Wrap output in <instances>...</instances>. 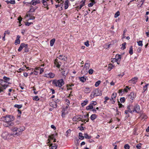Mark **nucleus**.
<instances>
[{"instance_id":"29","label":"nucleus","mask_w":149,"mask_h":149,"mask_svg":"<svg viewBox=\"0 0 149 149\" xmlns=\"http://www.w3.org/2000/svg\"><path fill=\"white\" fill-rule=\"evenodd\" d=\"M80 80L83 82H85L86 80V78L84 77H81L79 78Z\"/></svg>"},{"instance_id":"19","label":"nucleus","mask_w":149,"mask_h":149,"mask_svg":"<svg viewBox=\"0 0 149 149\" xmlns=\"http://www.w3.org/2000/svg\"><path fill=\"white\" fill-rule=\"evenodd\" d=\"M57 145H56L55 143L51 144L50 146V149H56Z\"/></svg>"},{"instance_id":"11","label":"nucleus","mask_w":149,"mask_h":149,"mask_svg":"<svg viewBox=\"0 0 149 149\" xmlns=\"http://www.w3.org/2000/svg\"><path fill=\"white\" fill-rule=\"evenodd\" d=\"M49 0H42V2L44 6L47 8V10L49 9V7H48V5L47 3V1H49Z\"/></svg>"},{"instance_id":"60","label":"nucleus","mask_w":149,"mask_h":149,"mask_svg":"<svg viewBox=\"0 0 149 149\" xmlns=\"http://www.w3.org/2000/svg\"><path fill=\"white\" fill-rule=\"evenodd\" d=\"M97 102H96L95 101H92L91 103V104L92 105L93 104V105H95L96 104H97Z\"/></svg>"},{"instance_id":"2","label":"nucleus","mask_w":149,"mask_h":149,"mask_svg":"<svg viewBox=\"0 0 149 149\" xmlns=\"http://www.w3.org/2000/svg\"><path fill=\"white\" fill-rule=\"evenodd\" d=\"M52 84L56 86L61 88L64 84L65 82L63 79H61L58 80H53Z\"/></svg>"},{"instance_id":"17","label":"nucleus","mask_w":149,"mask_h":149,"mask_svg":"<svg viewBox=\"0 0 149 149\" xmlns=\"http://www.w3.org/2000/svg\"><path fill=\"white\" fill-rule=\"evenodd\" d=\"M138 78L137 77H134L132 78L131 80L129 81V82H132L133 84H135L137 81Z\"/></svg>"},{"instance_id":"25","label":"nucleus","mask_w":149,"mask_h":149,"mask_svg":"<svg viewBox=\"0 0 149 149\" xmlns=\"http://www.w3.org/2000/svg\"><path fill=\"white\" fill-rule=\"evenodd\" d=\"M79 139L81 140H83L84 139V137L83 136V134L81 132H80L79 134Z\"/></svg>"},{"instance_id":"56","label":"nucleus","mask_w":149,"mask_h":149,"mask_svg":"<svg viewBox=\"0 0 149 149\" xmlns=\"http://www.w3.org/2000/svg\"><path fill=\"white\" fill-rule=\"evenodd\" d=\"M127 29H125L124 31H123V38H125V33L127 31Z\"/></svg>"},{"instance_id":"6","label":"nucleus","mask_w":149,"mask_h":149,"mask_svg":"<svg viewBox=\"0 0 149 149\" xmlns=\"http://www.w3.org/2000/svg\"><path fill=\"white\" fill-rule=\"evenodd\" d=\"M40 0H32L29 3V4L35 6L37 4L40 3Z\"/></svg>"},{"instance_id":"63","label":"nucleus","mask_w":149,"mask_h":149,"mask_svg":"<svg viewBox=\"0 0 149 149\" xmlns=\"http://www.w3.org/2000/svg\"><path fill=\"white\" fill-rule=\"evenodd\" d=\"M123 92V90L122 89H120L118 90V93H120V95H122V92Z\"/></svg>"},{"instance_id":"35","label":"nucleus","mask_w":149,"mask_h":149,"mask_svg":"<svg viewBox=\"0 0 149 149\" xmlns=\"http://www.w3.org/2000/svg\"><path fill=\"white\" fill-rule=\"evenodd\" d=\"M148 84H146V85L144 86L143 87V92H144L147 90V86H148Z\"/></svg>"},{"instance_id":"48","label":"nucleus","mask_w":149,"mask_h":149,"mask_svg":"<svg viewBox=\"0 0 149 149\" xmlns=\"http://www.w3.org/2000/svg\"><path fill=\"white\" fill-rule=\"evenodd\" d=\"M93 92V91L91 95H90V97H91V98H93L94 97H95V94Z\"/></svg>"},{"instance_id":"20","label":"nucleus","mask_w":149,"mask_h":149,"mask_svg":"<svg viewBox=\"0 0 149 149\" xmlns=\"http://www.w3.org/2000/svg\"><path fill=\"white\" fill-rule=\"evenodd\" d=\"M5 2H6L8 4L9 3L14 4L15 3V0H11L10 1H9L8 0H7V1H6Z\"/></svg>"},{"instance_id":"21","label":"nucleus","mask_w":149,"mask_h":149,"mask_svg":"<svg viewBox=\"0 0 149 149\" xmlns=\"http://www.w3.org/2000/svg\"><path fill=\"white\" fill-rule=\"evenodd\" d=\"M81 116V115L76 116L72 118V120L76 121L80 118V116Z\"/></svg>"},{"instance_id":"50","label":"nucleus","mask_w":149,"mask_h":149,"mask_svg":"<svg viewBox=\"0 0 149 149\" xmlns=\"http://www.w3.org/2000/svg\"><path fill=\"white\" fill-rule=\"evenodd\" d=\"M33 100H34L38 101L39 100L38 96H36L33 97Z\"/></svg>"},{"instance_id":"55","label":"nucleus","mask_w":149,"mask_h":149,"mask_svg":"<svg viewBox=\"0 0 149 149\" xmlns=\"http://www.w3.org/2000/svg\"><path fill=\"white\" fill-rule=\"evenodd\" d=\"M78 128L81 131H82L83 130H84L86 128L85 127H84L83 126H81V127H78Z\"/></svg>"},{"instance_id":"43","label":"nucleus","mask_w":149,"mask_h":149,"mask_svg":"<svg viewBox=\"0 0 149 149\" xmlns=\"http://www.w3.org/2000/svg\"><path fill=\"white\" fill-rule=\"evenodd\" d=\"M120 15V12L119 11H118L117 12L115 13L114 17L115 18H116L118 17Z\"/></svg>"},{"instance_id":"9","label":"nucleus","mask_w":149,"mask_h":149,"mask_svg":"<svg viewBox=\"0 0 149 149\" xmlns=\"http://www.w3.org/2000/svg\"><path fill=\"white\" fill-rule=\"evenodd\" d=\"M95 95V96H100L102 95V92L97 89H96L93 91Z\"/></svg>"},{"instance_id":"51","label":"nucleus","mask_w":149,"mask_h":149,"mask_svg":"<svg viewBox=\"0 0 149 149\" xmlns=\"http://www.w3.org/2000/svg\"><path fill=\"white\" fill-rule=\"evenodd\" d=\"M117 57V55H116L115 58H113V59H112L111 61V62H112L114 63L115 62H116V61H117L116 59Z\"/></svg>"},{"instance_id":"4","label":"nucleus","mask_w":149,"mask_h":149,"mask_svg":"<svg viewBox=\"0 0 149 149\" xmlns=\"http://www.w3.org/2000/svg\"><path fill=\"white\" fill-rule=\"evenodd\" d=\"M8 85L6 84L1 83L0 84V93L3 92V90L6 89L8 87Z\"/></svg>"},{"instance_id":"62","label":"nucleus","mask_w":149,"mask_h":149,"mask_svg":"<svg viewBox=\"0 0 149 149\" xmlns=\"http://www.w3.org/2000/svg\"><path fill=\"white\" fill-rule=\"evenodd\" d=\"M118 105L120 108H121L124 107V106L122 104L120 103L118 101Z\"/></svg>"},{"instance_id":"58","label":"nucleus","mask_w":149,"mask_h":149,"mask_svg":"<svg viewBox=\"0 0 149 149\" xmlns=\"http://www.w3.org/2000/svg\"><path fill=\"white\" fill-rule=\"evenodd\" d=\"M33 24V23L32 22H26L25 23V25L26 26H29V25Z\"/></svg>"},{"instance_id":"46","label":"nucleus","mask_w":149,"mask_h":149,"mask_svg":"<svg viewBox=\"0 0 149 149\" xmlns=\"http://www.w3.org/2000/svg\"><path fill=\"white\" fill-rule=\"evenodd\" d=\"M18 128L17 127H14V128H13L11 130L13 131V132H15L16 131L17 132L18 130Z\"/></svg>"},{"instance_id":"49","label":"nucleus","mask_w":149,"mask_h":149,"mask_svg":"<svg viewBox=\"0 0 149 149\" xmlns=\"http://www.w3.org/2000/svg\"><path fill=\"white\" fill-rule=\"evenodd\" d=\"M117 95V93H113L112 94L111 97H112L114 99H115Z\"/></svg>"},{"instance_id":"24","label":"nucleus","mask_w":149,"mask_h":149,"mask_svg":"<svg viewBox=\"0 0 149 149\" xmlns=\"http://www.w3.org/2000/svg\"><path fill=\"white\" fill-rule=\"evenodd\" d=\"M97 118V115L95 114H93L91 116L90 118L91 120H93Z\"/></svg>"},{"instance_id":"33","label":"nucleus","mask_w":149,"mask_h":149,"mask_svg":"<svg viewBox=\"0 0 149 149\" xmlns=\"http://www.w3.org/2000/svg\"><path fill=\"white\" fill-rule=\"evenodd\" d=\"M22 104L18 105L15 104L14 105V107H15L17 108L18 109H19L22 107Z\"/></svg>"},{"instance_id":"41","label":"nucleus","mask_w":149,"mask_h":149,"mask_svg":"<svg viewBox=\"0 0 149 149\" xmlns=\"http://www.w3.org/2000/svg\"><path fill=\"white\" fill-rule=\"evenodd\" d=\"M101 81H100L99 80L96 82L95 84V86L96 87H97L100 84Z\"/></svg>"},{"instance_id":"14","label":"nucleus","mask_w":149,"mask_h":149,"mask_svg":"<svg viewBox=\"0 0 149 149\" xmlns=\"http://www.w3.org/2000/svg\"><path fill=\"white\" fill-rule=\"evenodd\" d=\"M133 106L132 105H129L127 106V111L131 113L133 112V110H131V109H133Z\"/></svg>"},{"instance_id":"47","label":"nucleus","mask_w":149,"mask_h":149,"mask_svg":"<svg viewBox=\"0 0 149 149\" xmlns=\"http://www.w3.org/2000/svg\"><path fill=\"white\" fill-rule=\"evenodd\" d=\"M141 143H139V144H137L136 146V148L138 149H141Z\"/></svg>"},{"instance_id":"26","label":"nucleus","mask_w":149,"mask_h":149,"mask_svg":"<svg viewBox=\"0 0 149 149\" xmlns=\"http://www.w3.org/2000/svg\"><path fill=\"white\" fill-rule=\"evenodd\" d=\"M93 106L90 103V104L86 107V109L87 110H89L93 109Z\"/></svg>"},{"instance_id":"27","label":"nucleus","mask_w":149,"mask_h":149,"mask_svg":"<svg viewBox=\"0 0 149 149\" xmlns=\"http://www.w3.org/2000/svg\"><path fill=\"white\" fill-rule=\"evenodd\" d=\"M55 41V39L54 38H53L50 41V45L51 46H52Z\"/></svg>"},{"instance_id":"38","label":"nucleus","mask_w":149,"mask_h":149,"mask_svg":"<svg viewBox=\"0 0 149 149\" xmlns=\"http://www.w3.org/2000/svg\"><path fill=\"white\" fill-rule=\"evenodd\" d=\"M129 53L130 55L133 54V47L132 46H131L130 48Z\"/></svg>"},{"instance_id":"8","label":"nucleus","mask_w":149,"mask_h":149,"mask_svg":"<svg viewBox=\"0 0 149 149\" xmlns=\"http://www.w3.org/2000/svg\"><path fill=\"white\" fill-rule=\"evenodd\" d=\"M27 47H28L27 44H25L24 43H22L21 44L18 50L19 52H21L23 48H26Z\"/></svg>"},{"instance_id":"57","label":"nucleus","mask_w":149,"mask_h":149,"mask_svg":"<svg viewBox=\"0 0 149 149\" xmlns=\"http://www.w3.org/2000/svg\"><path fill=\"white\" fill-rule=\"evenodd\" d=\"M95 3H93V2H91L88 4V6L89 7H92L93 4H95Z\"/></svg>"},{"instance_id":"1","label":"nucleus","mask_w":149,"mask_h":149,"mask_svg":"<svg viewBox=\"0 0 149 149\" xmlns=\"http://www.w3.org/2000/svg\"><path fill=\"white\" fill-rule=\"evenodd\" d=\"M3 118L4 119L3 121L9 124V125H13V123L11 122L10 123V122L13 121L14 120V117L12 115H7L3 117Z\"/></svg>"},{"instance_id":"37","label":"nucleus","mask_w":149,"mask_h":149,"mask_svg":"<svg viewBox=\"0 0 149 149\" xmlns=\"http://www.w3.org/2000/svg\"><path fill=\"white\" fill-rule=\"evenodd\" d=\"M62 74L64 76V77H65V76L67 75L68 74V72L65 71H63L61 72Z\"/></svg>"},{"instance_id":"42","label":"nucleus","mask_w":149,"mask_h":149,"mask_svg":"<svg viewBox=\"0 0 149 149\" xmlns=\"http://www.w3.org/2000/svg\"><path fill=\"white\" fill-rule=\"evenodd\" d=\"M85 5H84V3H81V4H80L79 6H77V8H79V10H80L81 8H82V7L84 6Z\"/></svg>"},{"instance_id":"23","label":"nucleus","mask_w":149,"mask_h":149,"mask_svg":"<svg viewBox=\"0 0 149 149\" xmlns=\"http://www.w3.org/2000/svg\"><path fill=\"white\" fill-rule=\"evenodd\" d=\"M49 105L50 106L53 107L54 108H56L57 107V104L55 103L54 102H50L49 104Z\"/></svg>"},{"instance_id":"61","label":"nucleus","mask_w":149,"mask_h":149,"mask_svg":"<svg viewBox=\"0 0 149 149\" xmlns=\"http://www.w3.org/2000/svg\"><path fill=\"white\" fill-rule=\"evenodd\" d=\"M65 102H67V105H68V106H69V104H70V101H69V100L67 99H66L65 100Z\"/></svg>"},{"instance_id":"16","label":"nucleus","mask_w":149,"mask_h":149,"mask_svg":"<svg viewBox=\"0 0 149 149\" xmlns=\"http://www.w3.org/2000/svg\"><path fill=\"white\" fill-rule=\"evenodd\" d=\"M30 5L31 6L30 7V10L28 11L29 12H34L36 9L38 8V7H37L36 8V9H35V7H34L31 6V5Z\"/></svg>"},{"instance_id":"22","label":"nucleus","mask_w":149,"mask_h":149,"mask_svg":"<svg viewBox=\"0 0 149 149\" xmlns=\"http://www.w3.org/2000/svg\"><path fill=\"white\" fill-rule=\"evenodd\" d=\"M69 3V1L68 0H66L64 3V8L65 9L68 8V4Z\"/></svg>"},{"instance_id":"59","label":"nucleus","mask_w":149,"mask_h":149,"mask_svg":"<svg viewBox=\"0 0 149 149\" xmlns=\"http://www.w3.org/2000/svg\"><path fill=\"white\" fill-rule=\"evenodd\" d=\"M84 45L88 47L89 45V41H87L86 42H84Z\"/></svg>"},{"instance_id":"5","label":"nucleus","mask_w":149,"mask_h":149,"mask_svg":"<svg viewBox=\"0 0 149 149\" xmlns=\"http://www.w3.org/2000/svg\"><path fill=\"white\" fill-rule=\"evenodd\" d=\"M133 112L135 111L136 113H139L140 112V108L139 106L137 105L136 104L133 108Z\"/></svg>"},{"instance_id":"53","label":"nucleus","mask_w":149,"mask_h":149,"mask_svg":"<svg viewBox=\"0 0 149 149\" xmlns=\"http://www.w3.org/2000/svg\"><path fill=\"white\" fill-rule=\"evenodd\" d=\"M93 72V70L92 69H90L89 71H88V73L89 74H92Z\"/></svg>"},{"instance_id":"39","label":"nucleus","mask_w":149,"mask_h":149,"mask_svg":"<svg viewBox=\"0 0 149 149\" xmlns=\"http://www.w3.org/2000/svg\"><path fill=\"white\" fill-rule=\"evenodd\" d=\"M126 45V43L125 42H124L122 44V46L121 48V49L122 50H124L126 48L125 45Z\"/></svg>"},{"instance_id":"32","label":"nucleus","mask_w":149,"mask_h":149,"mask_svg":"<svg viewBox=\"0 0 149 149\" xmlns=\"http://www.w3.org/2000/svg\"><path fill=\"white\" fill-rule=\"evenodd\" d=\"M19 134V133L18 132H15V133L14 132L13 133H11L10 135L11 136H16L18 135Z\"/></svg>"},{"instance_id":"31","label":"nucleus","mask_w":149,"mask_h":149,"mask_svg":"<svg viewBox=\"0 0 149 149\" xmlns=\"http://www.w3.org/2000/svg\"><path fill=\"white\" fill-rule=\"evenodd\" d=\"M88 102V100H84L83 102H82L81 105L82 107H84V106L86 105Z\"/></svg>"},{"instance_id":"45","label":"nucleus","mask_w":149,"mask_h":149,"mask_svg":"<svg viewBox=\"0 0 149 149\" xmlns=\"http://www.w3.org/2000/svg\"><path fill=\"white\" fill-rule=\"evenodd\" d=\"M124 148L125 149H129L130 147L128 144H126L125 145Z\"/></svg>"},{"instance_id":"36","label":"nucleus","mask_w":149,"mask_h":149,"mask_svg":"<svg viewBox=\"0 0 149 149\" xmlns=\"http://www.w3.org/2000/svg\"><path fill=\"white\" fill-rule=\"evenodd\" d=\"M114 66H113L111 64H110L109 65L108 68L109 71L111 70Z\"/></svg>"},{"instance_id":"13","label":"nucleus","mask_w":149,"mask_h":149,"mask_svg":"<svg viewBox=\"0 0 149 149\" xmlns=\"http://www.w3.org/2000/svg\"><path fill=\"white\" fill-rule=\"evenodd\" d=\"M57 134L56 133L55 134H52L51 135H49V139H48V140H49V139H54V142H56V139H54V137L56 136H57Z\"/></svg>"},{"instance_id":"15","label":"nucleus","mask_w":149,"mask_h":149,"mask_svg":"<svg viewBox=\"0 0 149 149\" xmlns=\"http://www.w3.org/2000/svg\"><path fill=\"white\" fill-rule=\"evenodd\" d=\"M90 63H86L85 65L83 68V70H87L90 68Z\"/></svg>"},{"instance_id":"44","label":"nucleus","mask_w":149,"mask_h":149,"mask_svg":"<svg viewBox=\"0 0 149 149\" xmlns=\"http://www.w3.org/2000/svg\"><path fill=\"white\" fill-rule=\"evenodd\" d=\"M117 56H118V57L116 58V59L117 61H120V59H121V56L120 55L118 54L117 55Z\"/></svg>"},{"instance_id":"18","label":"nucleus","mask_w":149,"mask_h":149,"mask_svg":"<svg viewBox=\"0 0 149 149\" xmlns=\"http://www.w3.org/2000/svg\"><path fill=\"white\" fill-rule=\"evenodd\" d=\"M45 75H46L45 76L46 77L50 78H53L55 76V74L52 73H49L48 74H46Z\"/></svg>"},{"instance_id":"12","label":"nucleus","mask_w":149,"mask_h":149,"mask_svg":"<svg viewBox=\"0 0 149 149\" xmlns=\"http://www.w3.org/2000/svg\"><path fill=\"white\" fill-rule=\"evenodd\" d=\"M136 95L133 92H131L129 95L128 97L131 99L132 100H133L135 97Z\"/></svg>"},{"instance_id":"7","label":"nucleus","mask_w":149,"mask_h":149,"mask_svg":"<svg viewBox=\"0 0 149 149\" xmlns=\"http://www.w3.org/2000/svg\"><path fill=\"white\" fill-rule=\"evenodd\" d=\"M10 135L8 132H5L2 134L1 136L4 139H6L9 138Z\"/></svg>"},{"instance_id":"30","label":"nucleus","mask_w":149,"mask_h":149,"mask_svg":"<svg viewBox=\"0 0 149 149\" xmlns=\"http://www.w3.org/2000/svg\"><path fill=\"white\" fill-rule=\"evenodd\" d=\"M84 91L85 93H89L90 91V88L86 87L84 90Z\"/></svg>"},{"instance_id":"64","label":"nucleus","mask_w":149,"mask_h":149,"mask_svg":"<svg viewBox=\"0 0 149 149\" xmlns=\"http://www.w3.org/2000/svg\"><path fill=\"white\" fill-rule=\"evenodd\" d=\"M22 19V18L21 17H19L18 18V20L19 21V24H21V22Z\"/></svg>"},{"instance_id":"10","label":"nucleus","mask_w":149,"mask_h":149,"mask_svg":"<svg viewBox=\"0 0 149 149\" xmlns=\"http://www.w3.org/2000/svg\"><path fill=\"white\" fill-rule=\"evenodd\" d=\"M54 63L56 67L58 68H60V66L61 64V62L58 61L57 59H56L54 60Z\"/></svg>"},{"instance_id":"52","label":"nucleus","mask_w":149,"mask_h":149,"mask_svg":"<svg viewBox=\"0 0 149 149\" xmlns=\"http://www.w3.org/2000/svg\"><path fill=\"white\" fill-rule=\"evenodd\" d=\"M120 101L121 103L124 102L125 101V98L124 97L121 98L120 99Z\"/></svg>"},{"instance_id":"3","label":"nucleus","mask_w":149,"mask_h":149,"mask_svg":"<svg viewBox=\"0 0 149 149\" xmlns=\"http://www.w3.org/2000/svg\"><path fill=\"white\" fill-rule=\"evenodd\" d=\"M4 80L0 79V84L1 83L3 84L4 83L6 82L7 83V84L8 85L9 84H11V83L8 82V81L10 80V79L9 77H7L5 76H4L3 78Z\"/></svg>"},{"instance_id":"40","label":"nucleus","mask_w":149,"mask_h":149,"mask_svg":"<svg viewBox=\"0 0 149 149\" xmlns=\"http://www.w3.org/2000/svg\"><path fill=\"white\" fill-rule=\"evenodd\" d=\"M138 45L139 46H142L143 45L142 41L139 40L137 42Z\"/></svg>"},{"instance_id":"28","label":"nucleus","mask_w":149,"mask_h":149,"mask_svg":"<svg viewBox=\"0 0 149 149\" xmlns=\"http://www.w3.org/2000/svg\"><path fill=\"white\" fill-rule=\"evenodd\" d=\"M19 130H18L19 132L24 131L25 130V128L24 126H20L19 129Z\"/></svg>"},{"instance_id":"34","label":"nucleus","mask_w":149,"mask_h":149,"mask_svg":"<svg viewBox=\"0 0 149 149\" xmlns=\"http://www.w3.org/2000/svg\"><path fill=\"white\" fill-rule=\"evenodd\" d=\"M84 136L86 139H90L91 138V136H89L87 133H85L84 134Z\"/></svg>"},{"instance_id":"54","label":"nucleus","mask_w":149,"mask_h":149,"mask_svg":"<svg viewBox=\"0 0 149 149\" xmlns=\"http://www.w3.org/2000/svg\"><path fill=\"white\" fill-rule=\"evenodd\" d=\"M20 43V40H16L15 41V45L17 44H19Z\"/></svg>"}]
</instances>
